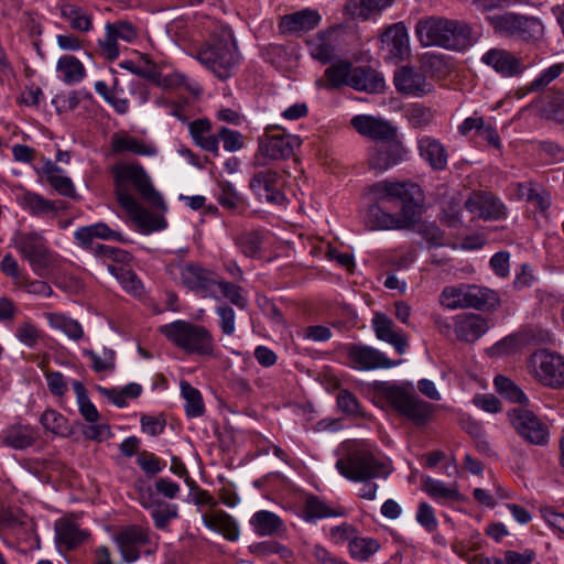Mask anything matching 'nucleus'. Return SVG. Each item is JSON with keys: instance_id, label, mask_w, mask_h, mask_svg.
<instances>
[{"instance_id": "nucleus-36", "label": "nucleus", "mask_w": 564, "mask_h": 564, "mask_svg": "<svg viewBox=\"0 0 564 564\" xmlns=\"http://www.w3.org/2000/svg\"><path fill=\"white\" fill-rule=\"evenodd\" d=\"M417 147L420 155L433 170L442 171L446 169L448 155L441 141L425 135L419 139Z\"/></svg>"}, {"instance_id": "nucleus-10", "label": "nucleus", "mask_w": 564, "mask_h": 564, "mask_svg": "<svg viewBox=\"0 0 564 564\" xmlns=\"http://www.w3.org/2000/svg\"><path fill=\"white\" fill-rule=\"evenodd\" d=\"M336 468L341 476L351 481L386 479L391 474L389 465L366 449H357L339 458Z\"/></svg>"}, {"instance_id": "nucleus-64", "label": "nucleus", "mask_w": 564, "mask_h": 564, "mask_svg": "<svg viewBox=\"0 0 564 564\" xmlns=\"http://www.w3.org/2000/svg\"><path fill=\"white\" fill-rule=\"evenodd\" d=\"M338 408L347 415L365 416L357 398L348 390H340L337 394Z\"/></svg>"}, {"instance_id": "nucleus-22", "label": "nucleus", "mask_w": 564, "mask_h": 564, "mask_svg": "<svg viewBox=\"0 0 564 564\" xmlns=\"http://www.w3.org/2000/svg\"><path fill=\"white\" fill-rule=\"evenodd\" d=\"M282 184V176L271 169L254 173L249 181V187L256 195L274 204H281L284 200V194L281 191Z\"/></svg>"}, {"instance_id": "nucleus-41", "label": "nucleus", "mask_w": 564, "mask_h": 564, "mask_svg": "<svg viewBox=\"0 0 564 564\" xmlns=\"http://www.w3.org/2000/svg\"><path fill=\"white\" fill-rule=\"evenodd\" d=\"M37 437L39 434L34 427L15 424L3 431L2 443L14 449H24L32 446Z\"/></svg>"}, {"instance_id": "nucleus-49", "label": "nucleus", "mask_w": 564, "mask_h": 564, "mask_svg": "<svg viewBox=\"0 0 564 564\" xmlns=\"http://www.w3.org/2000/svg\"><path fill=\"white\" fill-rule=\"evenodd\" d=\"M352 67L351 63L347 61H339L337 63H333L325 69V77L328 80V86L330 88H339L341 86L350 87V77H352Z\"/></svg>"}, {"instance_id": "nucleus-3", "label": "nucleus", "mask_w": 564, "mask_h": 564, "mask_svg": "<svg viewBox=\"0 0 564 564\" xmlns=\"http://www.w3.org/2000/svg\"><path fill=\"white\" fill-rule=\"evenodd\" d=\"M160 333L177 348L188 355L210 357L214 355L215 341L212 333L203 325L177 319L162 325Z\"/></svg>"}, {"instance_id": "nucleus-29", "label": "nucleus", "mask_w": 564, "mask_h": 564, "mask_svg": "<svg viewBox=\"0 0 564 564\" xmlns=\"http://www.w3.org/2000/svg\"><path fill=\"white\" fill-rule=\"evenodd\" d=\"M321 22V15L316 10L303 9L284 15L280 22L282 33L301 34L315 29Z\"/></svg>"}, {"instance_id": "nucleus-60", "label": "nucleus", "mask_w": 564, "mask_h": 564, "mask_svg": "<svg viewBox=\"0 0 564 564\" xmlns=\"http://www.w3.org/2000/svg\"><path fill=\"white\" fill-rule=\"evenodd\" d=\"M564 72V63H556L544 69L529 85L530 91H540L547 87L553 80L558 78Z\"/></svg>"}, {"instance_id": "nucleus-32", "label": "nucleus", "mask_w": 564, "mask_h": 564, "mask_svg": "<svg viewBox=\"0 0 564 564\" xmlns=\"http://www.w3.org/2000/svg\"><path fill=\"white\" fill-rule=\"evenodd\" d=\"M138 75L145 77L153 82L158 87H161L163 89H177V88H184L195 95L200 94L202 88L199 85L192 79H189L186 75L180 73V72H173L167 75H162L160 73L154 72H144V70H138Z\"/></svg>"}, {"instance_id": "nucleus-61", "label": "nucleus", "mask_w": 564, "mask_h": 564, "mask_svg": "<svg viewBox=\"0 0 564 564\" xmlns=\"http://www.w3.org/2000/svg\"><path fill=\"white\" fill-rule=\"evenodd\" d=\"M15 336L20 343L29 348H34L42 337L41 330L31 322H22L15 329Z\"/></svg>"}, {"instance_id": "nucleus-12", "label": "nucleus", "mask_w": 564, "mask_h": 564, "mask_svg": "<svg viewBox=\"0 0 564 564\" xmlns=\"http://www.w3.org/2000/svg\"><path fill=\"white\" fill-rule=\"evenodd\" d=\"M366 194L372 203L383 206L384 203H400L403 206H413L421 196V188L412 182H394L382 180L366 187Z\"/></svg>"}, {"instance_id": "nucleus-34", "label": "nucleus", "mask_w": 564, "mask_h": 564, "mask_svg": "<svg viewBox=\"0 0 564 564\" xmlns=\"http://www.w3.org/2000/svg\"><path fill=\"white\" fill-rule=\"evenodd\" d=\"M202 518L208 529L221 534L228 541L239 539L240 532L237 521L224 510L204 513Z\"/></svg>"}, {"instance_id": "nucleus-27", "label": "nucleus", "mask_w": 564, "mask_h": 564, "mask_svg": "<svg viewBox=\"0 0 564 564\" xmlns=\"http://www.w3.org/2000/svg\"><path fill=\"white\" fill-rule=\"evenodd\" d=\"M339 35L340 31L336 28L318 32L307 41L311 56L323 64L330 63L337 55Z\"/></svg>"}, {"instance_id": "nucleus-46", "label": "nucleus", "mask_w": 564, "mask_h": 564, "mask_svg": "<svg viewBox=\"0 0 564 564\" xmlns=\"http://www.w3.org/2000/svg\"><path fill=\"white\" fill-rule=\"evenodd\" d=\"M379 550V541L370 536L356 535L348 544L349 555L359 562L368 561Z\"/></svg>"}, {"instance_id": "nucleus-15", "label": "nucleus", "mask_w": 564, "mask_h": 564, "mask_svg": "<svg viewBox=\"0 0 564 564\" xmlns=\"http://www.w3.org/2000/svg\"><path fill=\"white\" fill-rule=\"evenodd\" d=\"M415 221L414 206H403L400 213H388L380 204L371 203L365 214V225L370 230H399Z\"/></svg>"}, {"instance_id": "nucleus-55", "label": "nucleus", "mask_w": 564, "mask_h": 564, "mask_svg": "<svg viewBox=\"0 0 564 564\" xmlns=\"http://www.w3.org/2000/svg\"><path fill=\"white\" fill-rule=\"evenodd\" d=\"M519 197L531 203L540 212H545L550 206V197L532 183L519 184Z\"/></svg>"}, {"instance_id": "nucleus-33", "label": "nucleus", "mask_w": 564, "mask_h": 564, "mask_svg": "<svg viewBox=\"0 0 564 564\" xmlns=\"http://www.w3.org/2000/svg\"><path fill=\"white\" fill-rule=\"evenodd\" d=\"M350 87L358 91L380 94L384 91L386 82L383 76L371 67L357 66L350 77Z\"/></svg>"}, {"instance_id": "nucleus-19", "label": "nucleus", "mask_w": 564, "mask_h": 564, "mask_svg": "<svg viewBox=\"0 0 564 564\" xmlns=\"http://www.w3.org/2000/svg\"><path fill=\"white\" fill-rule=\"evenodd\" d=\"M351 127L362 137L378 143L398 139V128L388 120L369 115H357L350 120Z\"/></svg>"}, {"instance_id": "nucleus-48", "label": "nucleus", "mask_w": 564, "mask_h": 564, "mask_svg": "<svg viewBox=\"0 0 564 564\" xmlns=\"http://www.w3.org/2000/svg\"><path fill=\"white\" fill-rule=\"evenodd\" d=\"M57 70L68 85L80 82L86 74L83 63L73 55L62 56L57 62Z\"/></svg>"}, {"instance_id": "nucleus-13", "label": "nucleus", "mask_w": 564, "mask_h": 564, "mask_svg": "<svg viewBox=\"0 0 564 564\" xmlns=\"http://www.w3.org/2000/svg\"><path fill=\"white\" fill-rule=\"evenodd\" d=\"M507 417L514 431L527 442L539 446L547 444L549 427L533 411L516 406L507 412Z\"/></svg>"}, {"instance_id": "nucleus-8", "label": "nucleus", "mask_w": 564, "mask_h": 564, "mask_svg": "<svg viewBox=\"0 0 564 564\" xmlns=\"http://www.w3.org/2000/svg\"><path fill=\"white\" fill-rule=\"evenodd\" d=\"M440 304L448 310L474 308L489 310L498 304L497 294L475 284L445 286L438 297Z\"/></svg>"}, {"instance_id": "nucleus-2", "label": "nucleus", "mask_w": 564, "mask_h": 564, "mask_svg": "<svg viewBox=\"0 0 564 564\" xmlns=\"http://www.w3.org/2000/svg\"><path fill=\"white\" fill-rule=\"evenodd\" d=\"M415 34L423 46L462 51L474 43L471 29L463 21L425 17L417 21Z\"/></svg>"}, {"instance_id": "nucleus-43", "label": "nucleus", "mask_w": 564, "mask_h": 564, "mask_svg": "<svg viewBox=\"0 0 564 564\" xmlns=\"http://www.w3.org/2000/svg\"><path fill=\"white\" fill-rule=\"evenodd\" d=\"M344 514L345 510L343 508H332L316 496H308L304 503L303 517L306 521H315L329 517H343Z\"/></svg>"}, {"instance_id": "nucleus-62", "label": "nucleus", "mask_w": 564, "mask_h": 564, "mask_svg": "<svg viewBox=\"0 0 564 564\" xmlns=\"http://www.w3.org/2000/svg\"><path fill=\"white\" fill-rule=\"evenodd\" d=\"M415 520L429 533L437 530L438 521L435 511L433 507L425 501L419 503Z\"/></svg>"}, {"instance_id": "nucleus-23", "label": "nucleus", "mask_w": 564, "mask_h": 564, "mask_svg": "<svg viewBox=\"0 0 564 564\" xmlns=\"http://www.w3.org/2000/svg\"><path fill=\"white\" fill-rule=\"evenodd\" d=\"M465 208L474 216L487 220H497L506 215V206L488 192H473L465 202Z\"/></svg>"}, {"instance_id": "nucleus-44", "label": "nucleus", "mask_w": 564, "mask_h": 564, "mask_svg": "<svg viewBox=\"0 0 564 564\" xmlns=\"http://www.w3.org/2000/svg\"><path fill=\"white\" fill-rule=\"evenodd\" d=\"M18 202L23 209L29 210L35 216L55 214L57 210L54 202L30 191H25L19 196Z\"/></svg>"}, {"instance_id": "nucleus-37", "label": "nucleus", "mask_w": 564, "mask_h": 564, "mask_svg": "<svg viewBox=\"0 0 564 564\" xmlns=\"http://www.w3.org/2000/svg\"><path fill=\"white\" fill-rule=\"evenodd\" d=\"M250 525L259 536H279L285 532L282 519L268 510L257 511L250 519Z\"/></svg>"}, {"instance_id": "nucleus-21", "label": "nucleus", "mask_w": 564, "mask_h": 564, "mask_svg": "<svg viewBox=\"0 0 564 564\" xmlns=\"http://www.w3.org/2000/svg\"><path fill=\"white\" fill-rule=\"evenodd\" d=\"M405 153L406 151L399 138L377 143L369 152L368 165L370 170L384 172L401 163Z\"/></svg>"}, {"instance_id": "nucleus-35", "label": "nucleus", "mask_w": 564, "mask_h": 564, "mask_svg": "<svg viewBox=\"0 0 564 564\" xmlns=\"http://www.w3.org/2000/svg\"><path fill=\"white\" fill-rule=\"evenodd\" d=\"M111 150L115 154L132 153L139 156H152L156 154V148L152 144L128 134L115 133L111 137Z\"/></svg>"}, {"instance_id": "nucleus-40", "label": "nucleus", "mask_w": 564, "mask_h": 564, "mask_svg": "<svg viewBox=\"0 0 564 564\" xmlns=\"http://www.w3.org/2000/svg\"><path fill=\"white\" fill-rule=\"evenodd\" d=\"M394 0H347L344 13L351 19L367 20L375 13L392 6Z\"/></svg>"}, {"instance_id": "nucleus-18", "label": "nucleus", "mask_w": 564, "mask_h": 564, "mask_svg": "<svg viewBox=\"0 0 564 564\" xmlns=\"http://www.w3.org/2000/svg\"><path fill=\"white\" fill-rule=\"evenodd\" d=\"M135 88L133 78H113L111 87L105 82L95 83V90L115 109L119 115L128 112L130 102L128 95Z\"/></svg>"}, {"instance_id": "nucleus-4", "label": "nucleus", "mask_w": 564, "mask_h": 564, "mask_svg": "<svg viewBox=\"0 0 564 564\" xmlns=\"http://www.w3.org/2000/svg\"><path fill=\"white\" fill-rule=\"evenodd\" d=\"M495 34L528 45H539L544 37V25L531 15L514 12L494 14L486 18Z\"/></svg>"}, {"instance_id": "nucleus-26", "label": "nucleus", "mask_w": 564, "mask_h": 564, "mask_svg": "<svg viewBox=\"0 0 564 564\" xmlns=\"http://www.w3.org/2000/svg\"><path fill=\"white\" fill-rule=\"evenodd\" d=\"M382 50L391 61H401L409 54L410 44L408 30L403 22L388 26L381 34Z\"/></svg>"}, {"instance_id": "nucleus-42", "label": "nucleus", "mask_w": 564, "mask_h": 564, "mask_svg": "<svg viewBox=\"0 0 564 564\" xmlns=\"http://www.w3.org/2000/svg\"><path fill=\"white\" fill-rule=\"evenodd\" d=\"M59 12L62 18L68 22L70 29L75 31L85 33L93 28L91 15L76 4L62 3L59 6Z\"/></svg>"}, {"instance_id": "nucleus-1", "label": "nucleus", "mask_w": 564, "mask_h": 564, "mask_svg": "<svg viewBox=\"0 0 564 564\" xmlns=\"http://www.w3.org/2000/svg\"><path fill=\"white\" fill-rule=\"evenodd\" d=\"M110 172L118 203L135 225L145 232L163 228L164 220L152 215L132 194L134 191L140 199L159 212H165L167 208L162 194L154 187L144 167L139 163L123 162L111 166Z\"/></svg>"}, {"instance_id": "nucleus-17", "label": "nucleus", "mask_w": 564, "mask_h": 564, "mask_svg": "<svg viewBox=\"0 0 564 564\" xmlns=\"http://www.w3.org/2000/svg\"><path fill=\"white\" fill-rule=\"evenodd\" d=\"M480 61L502 77H518L527 69L522 57L500 47L488 50L482 54Z\"/></svg>"}, {"instance_id": "nucleus-5", "label": "nucleus", "mask_w": 564, "mask_h": 564, "mask_svg": "<svg viewBox=\"0 0 564 564\" xmlns=\"http://www.w3.org/2000/svg\"><path fill=\"white\" fill-rule=\"evenodd\" d=\"M378 391L397 413L414 425H425L431 421L435 406L422 400L412 388L380 383Z\"/></svg>"}, {"instance_id": "nucleus-53", "label": "nucleus", "mask_w": 564, "mask_h": 564, "mask_svg": "<svg viewBox=\"0 0 564 564\" xmlns=\"http://www.w3.org/2000/svg\"><path fill=\"white\" fill-rule=\"evenodd\" d=\"M73 389L76 394L80 415L88 423H97L100 419V414L97 408L94 405V403H91V401L89 400L87 390L84 387V384L79 381H75L73 383Z\"/></svg>"}, {"instance_id": "nucleus-52", "label": "nucleus", "mask_w": 564, "mask_h": 564, "mask_svg": "<svg viewBox=\"0 0 564 564\" xmlns=\"http://www.w3.org/2000/svg\"><path fill=\"white\" fill-rule=\"evenodd\" d=\"M423 489L434 499L460 500V494L456 486H447L445 482L431 477L423 479Z\"/></svg>"}, {"instance_id": "nucleus-59", "label": "nucleus", "mask_w": 564, "mask_h": 564, "mask_svg": "<svg viewBox=\"0 0 564 564\" xmlns=\"http://www.w3.org/2000/svg\"><path fill=\"white\" fill-rule=\"evenodd\" d=\"M216 290H219L224 297L228 299L239 308H245L248 304V300L243 294V289L237 284L224 281L218 278Z\"/></svg>"}, {"instance_id": "nucleus-31", "label": "nucleus", "mask_w": 564, "mask_h": 564, "mask_svg": "<svg viewBox=\"0 0 564 564\" xmlns=\"http://www.w3.org/2000/svg\"><path fill=\"white\" fill-rule=\"evenodd\" d=\"M54 530L57 544L63 545L66 550L77 547L89 536V532L80 529L69 517L58 519L54 524Z\"/></svg>"}, {"instance_id": "nucleus-47", "label": "nucleus", "mask_w": 564, "mask_h": 564, "mask_svg": "<svg viewBox=\"0 0 564 564\" xmlns=\"http://www.w3.org/2000/svg\"><path fill=\"white\" fill-rule=\"evenodd\" d=\"M181 393L185 400V413L188 417H199L205 413V404L200 392L189 382H181Z\"/></svg>"}, {"instance_id": "nucleus-6", "label": "nucleus", "mask_w": 564, "mask_h": 564, "mask_svg": "<svg viewBox=\"0 0 564 564\" xmlns=\"http://www.w3.org/2000/svg\"><path fill=\"white\" fill-rule=\"evenodd\" d=\"M166 273L188 291L202 297L217 299L218 274L200 263L171 260L166 263Z\"/></svg>"}, {"instance_id": "nucleus-45", "label": "nucleus", "mask_w": 564, "mask_h": 564, "mask_svg": "<svg viewBox=\"0 0 564 564\" xmlns=\"http://www.w3.org/2000/svg\"><path fill=\"white\" fill-rule=\"evenodd\" d=\"M45 317L52 328L63 332L70 339L79 340L83 338L84 330L77 321L62 313H46Z\"/></svg>"}, {"instance_id": "nucleus-9", "label": "nucleus", "mask_w": 564, "mask_h": 564, "mask_svg": "<svg viewBox=\"0 0 564 564\" xmlns=\"http://www.w3.org/2000/svg\"><path fill=\"white\" fill-rule=\"evenodd\" d=\"M14 247L39 278H46L57 265V256L47 247L46 239L36 231L18 234Z\"/></svg>"}, {"instance_id": "nucleus-39", "label": "nucleus", "mask_w": 564, "mask_h": 564, "mask_svg": "<svg viewBox=\"0 0 564 564\" xmlns=\"http://www.w3.org/2000/svg\"><path fill=\"white\" fill-rule=\"evenodd\" d=\"M189 134L195 144L205 151L218 155V137L212 134V123L207 119H197L188 124Z\"/></svg>"}, {"instance_id": "nucleus-54", "label": "nucleus", "mask_w": 564, "mask_h": 564, "mask_svg": "<svg viewBox=\"0 0 564 564\" xmlns=\"http://www.w3.org/2000/svg\"><path fill=\"white\" fill-rule=\"evenodd\" d=\"M236 246L248 258H256L260 254L263 237L259 231L242 232L235 239Z\"/></svg>"}, {"instance_id": "nucleus-57", "label": "nucleus", "mask_w": 564, "mask_h": 564, "mask_svg": "<svg viewBox=\"0 0 564 564\" xmlns=\"http://www.w3.org/2000/svg\"><path fill=\"white\" fill-rule=\"evenodd\" d=\"M137 464L141 470L150 478L161 473L166 463L159 458L154 453L142 451L138 454Z\"/></svg>"}, {"instance_id": "nucleus-20", "label": "nucleus", "mask_w": 564, "mask_h": 564, "mask_svg": "<svg viewBox=\"0 0 564 564\" xmlns=\"http://www.w3.org/2000/svg\"><path fill=\"white\" fill-rule=\"evenodd\" d=\"M347 357L350 365L358 370L392 368L401 364V360L393 361L381 351L364 345H349Z\"/></svg>"}, {"instance_id": "nucleus-28", "label": "nucleus", "mask_w": 564, "mask_h": 564, "mask_svg": "<svg viewBox=\"0 0 564 564\" xmlns=\"http://www.w3.org/2000/svg\"><path fill=\"white\" fill-rule=\"evenodd\" d=\"M488 329V319L479 314L463 313L455 317L454 332L460 341L475 343Z\"/></svg>"}, {"instance_id": "nucleus-58", "label": "nucleus", "mask_w": 564, "mask_h": 564, "mask_svg": "<svg viewBox=\"0 0 564 564\" xmlns=\"http://www.w3.org/2000/svg\"><path fill=\"white\" fill-rule=\"evenodd\" d=\"M40 421L43 427L53 434L64 436L69 432L66 419L55 410H46Z\"/></svg>"}, {"instance_id": "nucleus-25", "label": "nucleus", "mask_w": 564, "mask_h": 564, "mask_svg": "<svg viewBox=\"0 0 564 564\" xmlns=\"http://www.w3.org/2000/svg\"><path fill=\"white\" fill-rule=\"evenodd\" d=\"M139 501L143 508L152 509L151 517L160 530H164L170 521L178 516L177 506L162 502L155 497L151 487L139 489Z\"/></svg>"}, {"instance_id": "nucleus-56", "label": "nucleus", "mask_w": 564, "mask_h": 564, "mask_svg": "<svg viewBox=\"0 0 564 564\" xmlns=\"http://www.w3.org/2000/svg\"><path fill=\"white\" fill-rule=\"evenodd\" d=\"M83 354L91 361V368L95 372H110L115 370L116 355L112 349L104 348L101 355H98L91 349H84Z\"/></svg>"}, {"instance_id": "nucleus-16", "label": "nucleus", "mask_w": 564, "mask_h": 564, "mask_svg": "<svg viewBox=\"0 0 564 564\" xmlns=\"http://www.w3.org/2000/svg\"><path fill=\"white\" fill-rule=\"evenodd\" d=\"M121 557L127 563L137 562L140 556V547L151 543V531L149 528L137 524L122 527L115 535Z\"/></svg>"}, {"instance_id": "nucleus-14", "label": "nucleus", "mask_w": 564, "mask_h": 564, "mask_svg": "<svg viewBox=\"0 0 564 564\" xmlns=\"http://www.w3.org/2000/svg\"><path fill=\"white\" fill-rule=\"evenodd\" d=\"M299 137L284 133L279 128H268L264 135L259 139L256 163L262 165L260 158L270 160H282L293 155L294 150L300 148Z\"/></svg>"}, {"instance_id": "nucleus-11", "label": "nucleus", "mask_w": 564, "mask_h": 564, "mask_svg": "<svg viewBox=\"0 0 564 564\" xmlns=\"http://www.w3.org/2000/svg\"><path fill=\"white\" fill-rule=\"evenodd\" d=\"M528 369L542 386L564 389V356L539 349L529 357Z\"/></svg>"}, {"instance_id": "nucleus-30", "label": "nucleus", "mask_w": 564, "mask_h": 564, "mask_svg": "<svg viewBox=\"0 0 564 564\" xmlns=\"http://www.w3.org/2000/svg\"><path fill=\"white\" fill-rule=\"evenodd\" d=\"M371 323L378 339L392 345L400 355L405 352L409 346L408 340L401 333L394 330V323L391 318L383 313H376Z\"/></svg>"}, {"instance_id": "nucleus-63", "label": "nucleus", "mask_w": 564, "mask_h": 564, "mask_svg": "<svg viewBox=\"0 0 564 564\" xmlns=\"http://www.w3.org/2000/svg\"><path fill=\"white\" fill-rule=\"evenodd\" d=\"M155 497L162 496L166 499H176L181 492V487L177 482L166 477H159L155 479L153 486H150Z\"/></svg>"}, {"instance_id": "nucleus-38", "label": "nucleus", "mask_w": 564, "mask_h": 564, "mask_svg": "<svg viewBox=\"0 0 564 564\" xmlns=\"http://www.w3.org/2000/svg\"><path fill=\"white\" fill-rule=\"evenodd\" d=\"M74 237L84 248L90 247L94 238L126 242L119 231L112 230L105 223H97L90 226L80 227L75 231Z\"/></svg>"}, {"instance_id": "nucleus-50", "label": "nucleus", "mask_w": 564, "mask_h": 564, "mask_svg": "<svg viewBox=\"0 0 564 564\" xmlns=\"http://www.w3.org/2000/svg\"><path fill=\"white\" fill-rule=\"evenodd\" d=\"M107 270L119 281L122 288L135 295L141 294L142 283L130 265L106 264Z\"/></svg>"}, {"instance_id": "nucleus-51", "label": "nucleus", "mask_w": 564, "mask_h": 564, "mask_svg": "<svg viewBox=\"0 0 564 564\" xmlns=\"http://www.w3.org/2000/svg\"><path fill=\"white\" fill-rule=\"evenodd\" d=\"M496 390L507 400L518 403L519 406L527 408L529 399L520 387L512 380L503 376H497L494 380Z\"/></svg>"}, {"instance_id": "nucleus-24", "label": "nucleus", "mask_w": 564, "mask_h": 564, "mask_svg": "<svg viewBox=\"0 0 564 564\" xmlns=\"http://www.w3.org/2000/svg\"><path fill=\"white\" fill-rule=\"evenodd\" d=\"M394 86L403 95L422 97L432 90L425 74L411 66H402L394 73Z\"/></svg>"}, {"instance_id": "nucleus-7", "label": "nucleus", "mask_w": 564, "mask_h": 564, "mask_svg": "<svg viewBox=\"0 0 564 564\" xmlns=\"http://www.w3.org/2000/svg\"><path fill=\"white\" fill-rule=\"evenodd\" d=\"M197 59L209 68L218 78L227 79L231 76L239 62L236 43L231 34H223L213 39L196 53Z\"/></svg>"}]
</instances>
